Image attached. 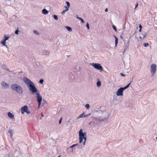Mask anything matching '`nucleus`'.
I'll return each mask as SVG.
<instances>
[{
	"mask_svg": "<svg viewBox=\"0 0 157 157\" xmlns=\"http://www.w3.org/2000/svg\"><path fill=\"white\" fill-rule=\"evenodd\" d=\"M23 80L29 88V90L32 92V94H33L36 93L37 101L38 103V108H39L41 104L42 97L40 95V94L37 92L38 90L35 85L29 79L26 77L24 78Z\"/></svg>",
	"mask_w": 157,
	"mask_h": 157,
	"instance_id": "obj_1",
	"label": "nucleus"
},
{
	"mask_svg": "<svg viewBox=\"0 0 157 157\" xmlns=\"http://www.w3.org/2000/svg\"><path fill=\"white\" fill-rule=\"evenodd\" d=\"M86 133L85 132H83V130L82 129H80L79 132V142L80 143L82 142L83 139L84 141L82 143L83 145H82L81 148H82L84 147L85 144V142L86 140Z\"/></svg>",
	"mask_w": 157,
	"mask_h": 157,
	"instance_id": "obj_2",
	"label": "nucleus"
},
{
	"mask_svg": "<svg viewBox=\"0 0 157 157\" xmlns=\"http://www.w3.org/2000/svg\"><path fill=\"white\" fill-rule=\"evenodd\" d=\"M11 88L13 90L16 92L18 94H21L23 93L21 87L18 84H13L11 86Z\"/></svg>",
	"mask_w": 157,
	"mask_h": 157,
	"instance_id": "obj_3",
	"label": "nucleus"
},
{
	"mask_svg": "<svg viewBox=\"0 0 157 157\" xmlns=\"http://www.w3.org/2000/svg\"><path fill=\"white\" fill-rule=\"evenodd\" d=\"M91 65L92 66L95 68L101 71L103 70V67L101 66L100 64L98 63H92L91 64Z\"/></svg>",
	"mask_w": 157,
	"mask_h": 157,
	"instance_id": "obj_4",
	"label": "nucleus"
},
{
	"mask_svg": "<svg viewBox=\"0 0 157 157\" xmlns=\"http://www.w3.org/2000/svg\"><path fill=\"white\" fill-rule=\"evenodd\" d=\"M151 76L153 77L156 71V65L155 64H152L151 66Z\"/></svg>",
	"mask_w": 157,
	"mask_h": 157,
	"instance_id": "obj_5",
	"label": "nucleus"
},
{
	"mask_svg": "<svg viewBox=\"0 0 157 157\" xmlns=\"http://www.w3.org/2000/svg\"><path fill=\"white\" fill-rule=\"evenodd\" d=\"M21 111L22 114H24L25 112L29 114L30 113V112L28 110V107L27 105H25L22 107L21 109Z\"/></svg>",
	"mask_w": 157,
	"mask_h": 157,
	"instance_id": "obj_6",
	"label": "nucleus"
},
{
	"mask_svg": "<svg viewBox=\"0 0 157 157\" xmlns=\"http://www.w3.org/2000/svg\"><path fill=\"white\" fill-rule=\"evenodd\" d=\"M2 87L4 89H7L9 87V85L4 81H2L1 83Z\"/></svg>",
	"mask_w": 157,
	"mask_h": 157,
	"instance_id": "obj_7",
	"label": "nucleus"
},
{
	"mask_svg": "<svg viewBox=\"0 0 157 157\" xmlns=\"http://www.w3.org/2000/svg\"><path fill=\"white\" fill-rule=\"evenodd\" d=\"M124 90L122 87L120 88L117 90V96H122L123 94V91Z\"/></svg>",
	"mask_w": 157,
	"mask_h": 157,
	"instance_id": "obj_8",
	"label": "nucleus"
},
{
	"mask_svg": "<svg viewBox=\"0 0 157 157\" xmlns=\"http://www.w3.org/2000/svg\"><path fill=\"white\" fill-rule=\"evenodd\" d=\"M92 118L94 119V120H96L97 121H103L105 120V119H101V117H92Z\"/></svg>",
	"mask_w": 157,
	"mask_h": 157,
	"instance_id": "obj_9",
	"label": "nucleus"
},
{
	"mask_svg": "<svg viewBox=\"0 0 157 157\" xmlns=\"http://www.w3.org/2000/svg\"><path fill=\"white\" fill-rule=\"evenodd\" d=\"M8 117L11 119H13L14 118V115L10 112L8 113Z\"/></svg>",
	"mask_w": 157,
	"mask_h": 157,
	"instance_id": "obj_10",
	"label": "nucleus"
},
{
	"mask_svg": "<svg viewBox=\"0 0 157 157\" xmlns=\"http://www.w3.org/2000/svg\"><path fill=\"white\" fill-rule=\"evenodd\" d=\"M85 117V113L84 112L80 114L77 118V119H78L79 118Z\"/></svg>",
	"mask_w": 157,
	"mask_h": 157,
	"instance_id": "obj_11",
	"label": "nucleus"
},
{
	"mask_svg": "<svg viewBox=\"0 0 157 157\" xmlns=\"http://www.w3.org/2000/svg\"><path fill=\"white\" fill-rule=\"evenodd\" d=\"M42 13L44 14H47L48 13V11L46 9H44L42 10Z\"/></svg>",
	"mask_w": 157,
	"mask_h": 157,
	"instance_id": "obj_12",
	"label": "nucleus"
},
{
	"mask_svg": "<svg viewBox=\"0 0 157 157\" xmlns=\"http://www.w3.org/2000/svg\"><path fill=\"white\" fill-rule=\"evenodd\" d=\"M6 41L3 40L2 41L0 42V43L3 45L6 46V48H7V45H6Z\"/></svg>",
	"mask_w": 157,
	"mask_h": 157,
	"instance_id": "obj_13",
	"label": "nucleus"
},
{
	"mask_svg": "<svg viewBox=\"0 0 157 157\" xmlns=\"http://www.w3.org/2000/svg\"><path fill=\"white\" fill-rule=\"evenodd\" d=\"M10 38V37L8 36H7L6 35H4V39L3 40H5V41H6L8 40Z\"/></svg>",
	"mask_w": 157,
	"mask_h": 157,
	"instance_id": "obj_14",
	"label": "nucleus"
},
{
	"mask_svg": "<svg viewBox=\"0 0 157 157\" xmlns=\"http://www.w3.org/2000/svg\"><path fill=\"white\" fill-rule=\"evenodd\" d=\"M129 40L128 41V42L126 44V46H125V48L124 49V51H123V53H124L125 51V50L126 49V48H128V46L129 45Z\"/></svg>",
	"mask_w": 157,
	"mask_h": 157,
	"instance_id": "obj_15",
	"label": "nucleus"
},
{
	"mask_svg": "<svg viewBox=\"0 0 157 157\" xmlns=\"http://www.w3.org/2000/svg\"><path fill=\"white\" fill-rule=\"evenodd\" d=\"M101 82L100 81H98L97 82V85L98 87H100L101 86Z\"/></svg>",
	"mask_w": 157,
	"mask_h": 157,
	"instance_id": "obj_16",
	"label": "nucleus"
},
{
	"mask_svg": "<svg viewBox=\"0 0 157 157\" xmlns=\"http://www.w3.org/2000/svg\"><path fill=\"white\" fill-rule=\"evenodd\" d=\"M115 36V46H116L117 45V43L118 42V39L117 38L116 36Z\"/></svg>",
	"mask_w": 157,
	"mask_h": 157,
	"instance_id": "obj_17",
	"label": "nucleus"
},
{
	"mask_svg": "<svg viewBox=\"0 0 157 157\" xmlns=\"http://www.w3.org/2000/svg\"><path fill=\"white\" fill-rule=\"evenodd\" d=\"M69 75H70V76H71V78H70V80L71 81H73V79L75 78L74 76L73 75L71 74H70Z\"/></svg>",
	"mask_w": 157,
	"mask_h": 157,
	"instance_id": "obj_18",
	"label": "nucleus"
},
{
	"mask_svg": "<svg viewBox=\"0 0 157 157\" xmlns=\"http://www.w3.org/2000/svg\"><path fill=\"white\" fill-rule=\"evenodd\" d=\"M6 71H10V70H9V69L7 68L6 67V66L5 65H3L2 67Z\"/></svg>",
	"mask_w": 157,
	"mask_h": 157,
	"instance_id": "obj_19",
	"label": "nucleus"
},
{
	"mask_svg": "<svg viewBox=\"0 0 157 157\" xmlns=\"http://www.w3.org/2000/svg\"><path fill=\"white\" fill-rule=\"evenodd\" d=\"M8 132L10 134V136L11 137H12V136L13 135V133H12V131L11 130H9L8 131Z\"/></svg>",
	"mask_w": 157,
	"mask_h": 157,
	"instance_id": "obj_20",
	"label": "nucleus"
},
{
	"mask_svg": "<svg viewBox=\"0 0 157 157\" xmlns=\"http://www.w3.org/2000/svg\"><path fill=\"white\" fill-rule=\"evenodd\" d=\"M130 83H129L128 85H127L126 86L124 87H122L123 88V89L124 90H125L127 88H128L129 86L130 85Z\"/></svg>",
	"mask_w": 157,
	"mask_h": 157,
	"instance_id": "obj_21",
	"label": "nucleus"
},
{
	"mask_svg": "<svg viewBox=\"0 0 157 157\" xmlns=\"http://www.w3.org/2000/svg\"><path fill=\"white\" fill-rule=\"evenodd\" d=\"M130 83H129L128 85H127L126 86L124 87H122L123 88V89L124 90H125L127 88H128L129 86L130 85Z\"/></svg>",
	"mask_w": 157,
	"mask_h": 157,
	"instance_id": "obj_22",
	"label": "nucleus"
},
{
	"mask_svg": "<svg viewBox=\"0 0 157 157\" xmlns=\"http://www.w3.org/2000/svg\"><path fill=\"white\" fill-rule=\"evenodd\" d=\"M66 28L68 31L70 32L71 31L72 29L69 26H67L66 27Z\"/></svg>",
	"mask_w": 157,
	"mask_h": 157,
	"instance_id": "obj_23",
	"label": "nucleus"
},
{
	"mask_svg": "<svg viewBox=\"0 0 157 157\" xmlns=\"http://www.w3.org/2000/svg\"><path fill=\"white\" fill-rule=\"evenodd\" d=\"M68 10V9H65V10L63 11L62 12V14H64Z\"/></svg>",
	"mask_w": 157,
	"mask_h": 157,
	"instance_id": "obj_24",
	"label": "nucleus"
},
{
	"mask_svg": "<svg viewBox=\"0 0 157 157\" xmlns=\"http://www.w3.org/2000/svg\"><path fill=\"white\" fill-rule=\"evenodd\" d=\"M143 45L144 46V47H147L148 46L149 44L148 43H144L143 44Z\"/></svg>",
	"mask_w": 157,
	"mask_h": 157,
	"instance_id": "obj_25",
	"label": "nucleus"
},
{
	"mask_svg": "<svg viewBox=\"0 0 157 157\" xmlns=\"http://www.w3.org/2000/svg\"><path fill=\"white\" fill-rule=\"evenodd\" d=\"M85 107L87 109H88L90 108V105L88 104H87L85 105Z\"/></svg>",
	"mask_w": 157,
	"mask_h": 157,
	"instance_id": "obj_26",
	"label": "nucleus"
},
{
	"mask_svg": "<svg viewBox=\"0 0 157 157\" xmlns=\"http://www.w3.org/2000/svg\"><path fill=\"white\" fill-rule=\"evenodd\" d=\"M53 17L56 20H57L58 19V17L57 15H53Z\"/></svg>",
	"mask_w": 157,
	"mask_h": 157,
	"instance_id": "obj_27",
	"label": "nucleus"
},
{
	"mask_svg": "<svg viewBox=\"0 0 157 157\" xmlns=\"http://www.w3.org/2000/svg\"><path fill=\"white\" fill-rule=\"evenodd\" d=\"M147 34V33H145L143 34V39H144L145 38V37L146 36Z\"/></svg>",
	"mask_w": 157,
	"mask_h": 157,
	"instance_id": "obj_28",
	"label": "nucleus"
},
{
	"mask_svg": "<svg viewBox=\"0 0 157 157\" xmlns=\"http://www.w3.org/2000/svg\"><path fill=\"white\" fill-rule=\"evenodd\" d=\"M33 32L36 35H38L39 34V33L36 30H33Z\"/></svg>",
	"mask_w": 157,
	"mask_h": 157,
	"instance_id": "obj_29",
	"label": "nucleus"
},
{
	"mask_svg": "<svg viewBox=\"0 0 157 157\" xmlns=\"http://www.w3.org/2000/svg\"><path fill=\"white\" fill-rule=\"evenodd\" d=\"M77 145H78V144H73V145H72V146H71L70 147V148H72L73 147H74V146Z\"/></svg>",
	"mask_w": 157,
	"mask_h": 157,
	"instance_id": "obj_30",
	"label": "nucleus"
},
{
	"mask_svg": "<svg viewBox=\"0 0 157 157\" xmlns=\"http://www.w3.org/2000/svg\"><path fill=\"white\" fill-rule=\"evenodd\" d=\"M113 28L114 29L116 32L117 31V29L115 27V26H114V25H112Z\"/></svg>",
	"mask_w": 157,
	"mask_h": 157,
	"instance_id": "obj_31",
	"label": "nucleus"
},
{
	"mask_svg": "<svg viewBox=\"0 0 157 157\" xmlns=\"http://www.w3.org/2000/svg\"><path fill=\"white\" fill-rule=\"evenodd\" d=\"M86 26L87 27V29H90V26H89V24H88V23H87V24H86Z\"/></svg>",
	"mask_w": 157,
	"mask_h": 157,
	"instance_id": "obj_32",
	"label": "nucleus"
},
{
	"mask_svg": "<svg viewBox=\"0 0 157 157\" xmlns=\"http://www.w3.org/2000/svg\"><path fill=\"white\" fill-rule=\"evenodd\" d=\"M66 3L67 4V6L69 7H70V4L69 3V2L67 1L66 2Z\"/></svg>",
	"mask_w": 157,
	"mask_h": 157,
	"instance_id": "obj_33",
	"label": "nucleus"
},
{
	"mask_svg": "<svg viewBox=\"0 0 157 157\" xmlns=\"http://www.w3.org/2000/svg\"><path fill=\"white\" fill-rule=\"evenodd\" d=\"M78 19L80 20L81 21V22L82 23H84V21L83 20V19H82V18H81V17L80 18H78Z\"/></svg>",
	"mask_w": 157,
	"mask_h": 157,
	"instance_id": "obj_34",
	"label": "nucleus"
},
{
	"mask_svg": "<svg viewBox=\"0 0 157 157\" xmlns=\"http://www.w3.org/2000/svg\"><path fill=\"white\" fill-rule=\"evenodd\" d=\"M43 82H44V80L42 79H41L39 81V82L40 84H42Z\"/></svg>",
	"mask_w": 157,
	"mask_h": 157,
	"instance_id": "obj_35",
	"label": "nucleus"
},
{
	"mask_svg": "<svg viewBox=\"0 0 157 157\" xmlns=\"http://www.w3.org/2000/svg\"><path fill=\"white\" fill-rule=\"evenodd\" d=\"M19 32V31H18V29H17V30H16L15 31V33L16 34H18V32Z\"/></svg>",
	"mask_w": 157,
	"mask_h": 157,
	"instance_id": "obj_36",
	"label": "nucleus"
},
{
	"mask_svg": "<svg viewBox=\"0 0 157 157\" xmlns=\"http://www.w3.org/2000/svg\"><path fill=\"white\" fill-rule=\"evenodd\" d=\"M62 118L61 117V119H60V120H59V124H60L61 123V121H62Z\"/></svg>",
	"mask_w": 157,
	"mask_h": 157,
	"instance_id": "obj_37",
	"label": "nucleus"
},
{
	"mask_svg": "<svg viewBox=\"0 0 157 157\" xmlns=\"http://www.w3.org/2000/svg\"><path fill=\"white\" fill-rule=\"evenodd\" d=\"M120 74H121V75L122 76H125V75H124V74L123 73H120Z\"/></svg>",
	"mask_w": 157,
	"mask_h": 157,
	"instance_id": "obj_38",
	"label": "nucleus"
},
{
	"mask_svg": "<svg viewBox=\"0 0 157 157\" xmlns=\"http://www.w3.org/2000/svg\"><path fill=\"white\" fill-rule=\"evenodd\" d=\"M90 113L89 114L86 115H85V117H89L90 116Z\"/></svg>",
	"mask_w": 157,
	"mask_h": 157,
	"instance_id": "obj_39",
	"label": "nucleus"
},
{
	"mask_svg": "<svg viewBox=\"0 0 157 157\" xmlns=\"http://www.w3.org/2000/svg\"><path fill=\"white\" fill-rule=\"evenodd\" d=\"M138 4L137 3V4H136V5L135 6V9H136V8L138 6Z\"/></svg>",
	"mask_w": 157,
	"mask_h": 157,
	"instance_id": "obj_40",
	"label": "nucleus"
},
{
	"mask_svg": "<svg viewBox=\"0 0 157 157\" xmlns=\"http://www.w3.org/2000/svg\"><path fill=\"white\" fill-rule=\"evenodd\" d=\"M120 31H121V32H120V33H121L122 34L123 33V30H120Z\"/></svg>",
	"mask_w": 157,
	"mask_h": 157,
	"instance_id": "obj_41",
	"label": "nucleus"
},
{
	"mask_svg": "<svg viewBox=\"0 0 157 157\" xmlns=\"http://www.w3.org/2000/svg\"><path fill=\"white\" fill-rule=\"evenodd\" d=\"M108 10V9L107 8H106L105 10V12H107Z\"/></svg>",
	"mask_w": 157,
	"mask_h": 157,
	"instance_id": "obj_42",
	"label": "nucleus"
},
{
	"mask_svg": "<svg viewBox=\"0 0 157 157\" xmlns=\"http://www.w3.org/2000/svg\"><path fill=\"white\" fill-rule=\"evenodd\" d=\"M139 27L140 28H140H141H141H142V27L141 25L140 24V25H139Z\"/></svg>",
	"mask_w": 157,
	"mask_h": 157,
	"instance_id": "obj_43",
	"label": "nucleus"
},
{
	"mask_svg": "<svg viewBox=\"0 0 157 157\" xmlns=\"http://www.w3.org/2000/svg\"><path fill=\"white\" fill-rule=\"evenodd\" d=\"M120 37L121 39H123V37L122 36H120Z\"/></svg>",
	"mask_w": 157,
	"mask_h": 157,
	"instance_id": "obj_44",
	"label": "nucleus"
},
{
	"mask_svg": "<svg viewBox=\"0 0 157 157\" xmlns=\"http://www.w3.org/2000/svg\"><path fill=\"white\" fill-rule=\"evenodd\" d=\"M64 7L66 8V9H68L67 7L66 6H65Z\"/></svg>",
	"mask_w": 157,
	"mask_h": 157,
	"instance_id": "obj_45",
	"label": "nucleus"
},
{
	"mask_svg": "<svg viewBox=\"0 0 157 157\" xmlns=\"http://www.w3.org/2000/svg\"><path fill=\"white\" fill-rule=\"evenodd\" d=\"M141 28L139 30V32H141Z\"/></svg>",
	"mask_w": 157,
	"mask_h": 157,
	"instance_id": "obj_46",
	"label": "nucleus"
},
{
	"mask_svg": "<svg viewBox=\"0 0 157 157\" xmlns=\"http://www.w3.org/2000/svg\"><path fill=\"white\" fill-rule=\"evenodd\" d=\"M76 17H77V18L78 19V18H80V17H78V16L77 15H76Z\"/></svg>",
	"mask_w": 157,
	"mask_h": 157,
	"instance_id": "obj_47",
	"label": "nucleus"
},
{
	"mask_svg": "<svg viewBox=\"0 0 157 157\" xmlns=\"http://www.w3.org/2000/svg\"><path fill=\"white\" fill-rule=\"evenodd\" d=\"M41 116H42V117H43V114L42 113H41Z\"/></svg>",
	"mask_w": 157,
	"mask_h": 157,
	"instance_id": "obj_48",
	"label": "nucleus"
},
{
	"mask_svg": "<svg viewBox=\"0 0 157 157\" xmlns=\"http://www.w3.org/2000/svg\"><path fill=\"white\" fill-rule=\"evenodd\" d=\"M140 40H141V39H142V37H140Z\"/></svg>",
	"mask_w": 157,
	"mask_h": 157,
	"instance_id": "obj_49",
	"label": "nucleus"
},
{
	"mask_svg": "<svg viewBox=\"0 0 157 157\" xmlns=\"http://www.w3.org/2000/svg\"><path fill=\"white\" fill-rule=\"evenodd\" d=\"M9 71L10 72H12V71Z\"/></svg>",
	"mask_w": 157,
	"mask_h": 157,
	"instance_id": "obj_50",
	"label": "nucleus"
},
{
	"mask_svg": "<svg viewBox=\"0 0 157 157\" xmlns=\"http://www.w3.org/2000/svg\"><path fill=\"white\" fill-rule=\"evenodd\" d=\"M58 157H61V156H58Z\"/></svg>",
	"mask_w": 157,
	"mask_h": 157,
	"instance_id": "obj_51",
	"label": "nucleus"
},
{
	"mask_svg": "<svg viewBox=\"0 0 157 157\" xmlns=\"http://www.w3.org/2000/svg\"><path fill=\"white\" fill-rule=\"evenodd\" d=\"M156 139H157V136H156Z\"/></svg>",
	"mask_w": 157,
	"mask_h": 157,
	"instance_id": "obj_52",
	"label": "nucleus"
}]
</instances>
